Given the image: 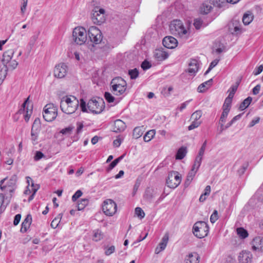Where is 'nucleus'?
Instances as JSON below:
<instances>
[{"mask_svg":"<svg viewBox=\"0 0 263 263\" xmlns=\"http://www.w3.org/2000/svg\"><path fill=\"white\" fill-rule=\"evenodd\" d=\"M74 128V127L73 126L70 125L67 127L62 129L60 131L59 134H61L66 136H69L71 134Z\"/></svg>","mask_w":263,"mask_h":263,"instance_id":"33","label":"nucleus"},{"mask_svg":"<svg viewBox=\"0 0 263 263\" xmlns=\"http://www.w3.org/2000/svg\"><path fill=\"white\" fill-rule=\"evenodd\" d=\"M189 72L192 74H195L198 69V64L197 61L195 59L191 60L189 64Z\"/></svg>","mask_w":263,"mask_h":263,"instance_id":"26","label":"nucleus"},{"mask_svg":"<svg viewBox=\"0 0 263 263\" xmlns=\"http://www.w3.org/2000/svg\"><path fill=\"white\" fill-rule=\"evenodd\" d=\"M17 176L16 175H12L6 184H4L5 181L7 178H5L0 181V189L2 191L5 192H9L10 196H12L13 193L16 187Z\"/></svg>","mask_w":263,"mask_h":263,"instance_id":"8","label":"nucleus"},{"mask_svg":"<svg viewBox=\"0 0 263 263\" xmlns=\"http://www.w3.org/2000/svg\"><path fill=\"white\" fill-rule=\"evenodd\" d=\"M156 134V131L155 129H152L147 132L145 134V135L143 137V140L145 142H149L154 137L155 135Z\"/></svg>","mask_w":263,"mask_h":263,"instance_id":"32","label":"nucleus"},{"mask_svg":"<svg viewBox=\"0 0 263 263\" xmlns=\"http://www.w3.org/2000/svg\"><path fill=\"white\" fill-rule=\"evenodd\" d=\"M79 104L82 109V98H80L79 101L73 96H65L61 99L60 108L63 112L71 114L77 110Z\"/></svg>","mask_w":263,"mask_h":263,"instance_id":"1","label":"nucleus"},{"mask_svg":"<svg viewBox=\"0 0 263 263\" xmlns=\"http://www.w3.org/2000/svg\"><path fill=\"white\" fill-rule=\"evenodd\" d=\"M193 25L196 29H199L202 26L203 21L199 18L195 19Z\"/></svg>","mask_w":263,"mask_h":263,"instance_id":"45","label":"nucleus"},{"mask_svg":"<svg viewBox=\"0 0 263 263\" xmlns=\"http://www.w3.org/2000/svg\"><path fill=\"white\" fill-rule=\"evenodd\" d=\"M218 219V212L217 210H214L213 214L210 217V221L214 223Z\"/></svg>","mask_w":263,"mask_h":263,"instance_id":"50","label":"nucleus"},{"mask_svg":"<svg viewBox=\"0 0 263 263\" xmlns=\"http://www.w3.org/2000/svg\"><path fill=\"white\" fill-rule=\"evenodd\" d=\"M181 177L179 173L176 171H172L168 173L166 179V184L168 187L175 189L180 183Z\"/></svg>","mask_w":263,"mask_h":263,"instance_id":"11","label":"nucleus"},{"mask_svg":"<svg viewBox=\"0 0 263 263\" xmlns=\"http://www.w3.org/2000/svg\"><path fill=\"white\" fill-rule=\"evenodd\" d=\"M22 6L21 8V10L22 13L24 14L26 10V7L27 6L28 0H22Z\"/></svg>","mask_w":263,"mask_h":263,"instance_id":"60","label":"nucleus"},{"mask_svg":"<svg viewBox=\"0 0 263 263\" xmlns=\"http://www.w3.org/2000/svg\"><path fill=\"white\" fill-rule=\"evenodd\" d=\"M110 85L112 93L116 96H120L125 91L127 84L122 78L117 77L112 80Z\"/></svg>","mask_w":263,"mask_h":263,"instance_id":"5","label":"nucleus"},{"mask_svg":"<svg viewBox=\"0 0 263 263\" xmlns=\"http://www.w3.org/2000/svg\"><path fill=\"white\" fill-rule=\"evenodd\" d=\"M58 115V108L52 103L46 105L44 108L43 116L45 121L51 122L54 120Z\"/></svg>","mask_w":263,"mask_h":263,"instance_id":"10","label":"nucleus"},{"mask_svg":"<svg viewBox=\"0 0 263 263\" xmlns=\"http://www.w3.org/2000/svg\"><path fill=\"white\" fill-rule=\"evenodd\" d=\"M133 135L135 138L138 139L142 135V130L139 127H135L133 130Z\"/></svg>","mask_w":263,"mask_h":263,"instance_id":"44","label":"nucleus"},{"mask_svg":"<svg viewBox=\"0 0 263 263\" xmlns=\"http://www.w3.org/2000/svg\"><path fill=\"white\" fill-rule=\"evenodd\" d=\"M139 71L137 68L128 70V74L131 79H136L139 76Z\"/></svg>","mask_w":263,"mask_h":263,"instance_id":"40","label":"nucleus"},{"mask_svg":"<svg viewBox=\"0 0 263 263\" xmlns=\"http://www.w3.org/2000/svg\"><path fill=\"white\" fill-rule=\"evenodd\" d=\"M82 195V192L81 190H78L72 196V200L73 202L77 201V200Z\"/></svg>","mask_w":263,"mask_h":263,"instance_id":"54","label":"nucleus"},{"mask_svg":"<svg viewBox=\"0 0 263 263\" xmlns=\"http://www.w3.org/2000/svg\"><path fill=\"white\" fill-rule=\"evenodd\" d=\"M187 150L186 147H180L177 152L176 159L178 160L182 159L185 156Z\"/></svg>","mask_w":263,"mask_h":263,"instance_id":"30","label":"nucleus"},{"mask_svg":"<svg viewBox=\"0 0 263 263\" xmlns=\"http://www.w3.org/2000/svg\"><path fill=\"white\" fill-rule=\"evenodd\" d=\"M32 222V216L30 214H28L22 223V227L20 231L22 233L26 232L30 227Z\"/></svg>","mask_w":263,"mask_h":263,"instance_id":"23","label":"nucleus"},{"mask_svg":"<svg viewBox=\"0 0 263 263\" xmlns=\"http://www.w3.org/2000/svg\"><path fill=\"white\" fill-rule=\"evenodd\" d=\"M82 210V208L80 206V203L77 204L74 208L72 209L70 211V213L71 215L73 216H80L81 214L79 212H78L80 211H81Z\"/></svg>","mask_w":263,"mask_h":263,"instance_id":"35","label":"nucleus"},{"mask_svg":"<svg viewBox=\"0 0 263 263\" xmlns=\"http://www.w3.org/2000/svg\"><path fill=\"white\" fill-rule=\"evenodd\" d=\"M105 107V103L103 99L96 97L89 100L87 104L83 101V112H91L95 114L101 113Z\"/></svg>","mask_w":263,"mask_h":263,"instance_id":"3","label":"nucleus"},{"mask_svg":"<svg viewBox=\"0 0 263 263\" xmlns=\"http://www.w3.org/2000/svg\"><path fill=\"white\" fill-rule=\"evenodd\" d=\"M105 10L102 8H96L93 11L91 19L93 23L97 25H101L105 22Z\"/></svg>","mask_w":263,"mask_h":263,"instance_id":"13","label":"nucleus"},{"mask_svg":"<svg viewBox=\"0 0 263 263\" xmlns=\"http://www.w3.org/2000/svg\"><path fill=\"white\" fill-rule=\"evenodd\" d=\"M199 256L197 253L194 252L189 254L185 259L186 263H199Z\"/></svg>","mask_w":263,"mask_h":263,"instance_id":"25","label":"nucleus"},{"mask_svg":"<svg viewBox=\"0 0 263 263\" xmlns=\"http://www.w3.org/2000/svg\"><path fill=\"white\" fill-rule=\"evenodd\" d=\"M63 214L62 213L59 214L57 217H55L51 223V227L55 229L59 225L60 220L62 217Z\"/></svg>","mask_w":263,"mask_h":263,"instance_id":"37","label":"nucleus"},{"mask_svg":"<svg viewBox=\"0 0 263 263\" xmlns=\"http://www.w3.org/2000/svg\"><path fill=\"white\" fill-rule=\"evenodd\" d=\"M9 68L7 66L5 67L4 69H2L0 70V79L1 80H5L7 74V71Z\"/></svg>","mask_w":263,"mask_h":263,"instance_id":"49","label":"nucleus"},{"mask_svg":"<svg viewBox=\"0 0 263 263\" xmlns=\"http://www.w3.org/2000/svg\"><path fill=\"white\" fill-rule=\"evenodd\" d=\"M209 227L204 221H197L193 226V233L197 238H202L208 235Z\"/></svg>","mask_w":263,"mask_h":263,"instance_id":"7","label":"nucleus"},{"mask_svg":"<svg viewBox=\"0 0 263 263\" xmlns=\"http://www.w3.org/2000/svg\"><path fill=\"white\" fill-rule=\"evenodd\" d=\"M207 144V141L205 140V141L202 144L201 148L199 149V153L198 155L196 156L195 161L196 162V164L198 166H200L202 160V157L204 155V152L206 148Z\"/></svg>","mask_w":263,"mask_h":263,"instance_id":"21","label":"nucleus"},{"mask_svg":"<svg viewBox=\"0 0 263 263\" xmlns=\"http://www.w3.org/2000/svg\"><path fill=\"white\" fill-rule=\"evenodd\" d=\"M14 51L13 49H9L5 51L1 59V62L4 67L7 66L12 69H14L18 65L17 62L15 60H12V58L14 54Z\"/></svg>","mask_w":263,"mask_h":263,"instance_id":"9","label":"nucleus"},{"mask_svg":"<svg viewBox=\"0 0 263 263\" xmlns=\"http://www.w3.org/2000/svg\"><path fill=\"white\" fill-rule=\"evenodd\" d=\"M260 118L259 117H256L254 119H253L251 122L249 124V126L250 127H253L256 124L258 123L259 121Z\"/></svg>","mask_w":263,"mask_h":263,"instance_id":"62","label":"nucleus"},{"mask_svg":"<svg viewBox=\"0 0 263 263\" xmlns=\"http://www.w3.org/2000/svg\"><path fill=\"white\" fill-rule=\"evenodd\" d=\"M40 131V120L39 118H36L34 121L31 131V139L33 144L37 143V140Z\"/></svg>","mask_w":263,"mask_h":263,"instance_id":"14","label":"nucleus"},{"mask_svg":"<svg viewBox=\"0 0 263 263\" xmlns=\"http://www.w3.org/2000/svg\"><path fill=\"white\" fill-rule=\"evenodd\" d=\"M170 29L172 34L181 37L185 36L187 33V30L182 22L178 20H174L171 22Z\"/></svg>","mask_w":263,"mask_h":263,"instance_id":"6","label":"nucleus"},{"mask_svg":"<svg viewBox=\"0 0 263 263\" xmlns=\"http://www.w3.org/2000/svg\"><path fill=\"white\" fill-rule=\"evenodd\" d=\"M237 233L242 239L246 238L248 236V232L242 228H237Z\"/></svg>","mask_w":263,"mask_h":263,"instance_id":"38","label":"nucleus"},{"mask_svg":"<svg viewBox=\"0 0 263 263\" xmlns=\"http://www.w3.org/2000/svg\"><path fill=\"white\" fill-rule=\"evenodd\" d=\"M229 112V111H227H227L223 110L222 114L221 115L220 118V120H219L220 122L225 123L226 118L228 115Z\"/></svg>","mask_w":263,"mask_h":263,"instance_id":"55","label":"nucleus"},{"mask_svg":"<svg viewBox=\"0 0 263 263\" xmlns=\"http://www.w3.org/2000/svg\"><path fill=\"white\" fill-rule=\"evenodd\" d=\"M162 44L167 48L173 49L177 46L178 42L175 37L172 36H167L163 39Z\"/></svg>","mask_w":263,"mask_h":263,"instance_id":"16","label":"nucleus"},{"mask_svg":"<svg viewBox=\"0 0 263 263\" xmlns=\"http://www.w3.org/2000/svg\"><path fill=\"white\" fill-rule=\"evenodd\" d=\"M86 38L83 44L87 45L91 50H92L94 44H98L102 41V35L101 31L98 28L91 26L88 30Z\"/></svg>","mask_w":263,"mask_h":263,"instance_id":"2","label":"nucleus"},{"mask_svg":"<svg viewBox=\"0 0 263 263\" xmlns=\"http://www.w3.org/2000/svg\"><path fill=\"white\" fill-rule=\"evenodd\" d=\"M252 98L251 97H248L240 104L239 109L241 110H243L247 108L252 102Z\"/></svg>","mask_w":263,"mask_h":263,"instance_id":"34","label":"nucleus"},{"mask_svg":"<svg viewBox=\"0 0 263 263\" xmlns=\"http://www.w3.org/2000/svg\"><path fill=\"white\" fill-rule=\"evenodd\" d=\"M254 16L253 14L249 11L245 13L242 17L243 23L245 25H249L253 20Z\"/></svg>","mask_w":263,"mask_h":263,"instance_id":"29","label":"nucleus"},{"mask_svg":"<svg viewBox=\"0 0 263 263\" xmlns=\"http://www.w3.org/2000/svg\"><path fill=\"white\" fill-rule=\"evenodd\" d=\"M141 66V68L145 70L149 69L151 67V64L149 62L145 60L142 63Z\"/></svg>","mask_w":263,"mask_h":263,"instance_id":"56","label":"nucleus"},{"mask_svg":"<svg viewBox=\"0 0 263 263\" xmlns=\"http://www.w3.org/2000/svg\"><path fill=\"white\" fill-rule=\"evenodd\" d=\"M104 97L109 103L113 102L115 100V98L111 95V94L108 92H106L105 93Z\"/></svg>","mask_w":263,"mask_h":263,"instance_id":"52","label":"nucleus"},{"mask_svg":"<svg viewBox=\"0 0 263 263\" xmlns=\"http://www.w3.org/2000/svg\"><path fill=\"white\" fill-rule=\"evenodd\" d=\"M212 4L210 2H205L200 8V11L203 14H208L212 10Z\"/></svg>","mask_w":263,"mask_h":263,"instance_id":"27","label":"nucleus"},{"mask_svg":"<svg viewBox=\"0 0 263 263\" xmlns=\"http://www.w3.org/2000/svg\"><path fill=\"white\" fill-rule=\"evenodd\" d=\"M125 123L121 120H116L114 124L113 132L115 133L122 132L126 128Z\"/></svg>","mask_w":263,"mask_h":263,"instance_id":"22","label":"nucleus"},{"mask_svg":"<svg viewBox=\"0 0 263 263\" xmlns=\"http://www.w3.org/2000/svg\"><path fill=\"white\" fill-rule=\"evenodd\" d=\"M45 157V156L43 153L40 151H36L34 156V160L37 161Z\"/></svg>","mask_w":263,"mask_h":263,"instance_id":"51","label":"nucleus"},{"mask_svg":"<svg viewBox=\"0 0 263 263\" xmlns=\"http://www.w3.org/2000/svg\"><path fill=\"white\" fill-rule=\"evenodd\" d=\"M115 246H111L109 247V248H108L107 249H106V250L105 251V255L108 256V255H109L111 254L112 253H113L115 252Z\"/></svg>","mask_w":263,"mask_h":263,"instance_id":"59","label":"nucleus"},{"mask_svg":"<svg viewBox=\"0 0 263 263\" xmlns=\"http://www.w3.org/2000/svg\"><path fill=\"white\" fill-rule=\"evenodd\" d=\"M67 72V65L64 63H61L55 66L54 70V74L55 77L62 78L65 76Z\"/></svg>","mask_w":263,"mask_h":263,"instance_id":"15","label":"nucleus"},{"mask_svg":"<svg viewBox=\"0 0 263 263\" xmlns=\"http://www.w3.org/2000/svg\"><path fill=\"white\" fill-rule=\"evenodd\" d=\"M238 24H239V22L237 21L234 20L233 21V26L234 27V31L236 33L240 31L241 30L240 25H238Z\"/></svg>","mask_w":263,"mask_h":263,"instance_id":"58","label":"nucleus"},{"mask_svg":"<svg viewBox=\"0 0 263 263\" xmlns=\"http://www.w3.org/2000/svg\"><path fill=\"white\" fill-rule=\"evenodd\" d=\"M201 123V121H194L193 120L191 124L189 126L188 129L189 130H192L195 128L198 127Z\"/></svg>","mask_w":263,"mask_h":263,"instance_id":"46","label":"nucleus"},{"mask_svg":"<svg viewBox=\"0 0 263 263\" xmlns=\"http://www.w3.org/2000/svg\"><path fill=\"white\" fill-rule=\"evenodd\" d=\"M196 164V162L195 161L194 163L192 166V170L189 172L188 173L186 179L185 180V181L184 182V186L185 187H187L193 180L196 173H197L198 168H199L200 166H198Z\"/></svg>","mask_w":263,"mask_h":263,"instance_id":"17","label":"nucleus"},{"mask_svg":"<svg viewBox=\"0 0 263 263\" xmlns=\"http://www.w3.org/2000/svg\"><path fill=\"white\" fill-rule=\"evenodd\" d=\"M168 234L167 233L165 234L158 246L155 249V252L156 254H159L165 249L168 241Z\"/></svg>","mask_w":263,"mask_h":263,"instance_id":"20","label":"nucleus"},{"mask_svg":"<svg viewBox=\"0 0 263 263\" xmlns=\"http://www.w3.org/2000/svg\"><path fill=\"white\" fill-rule=\"evenodd\" d=\"M213 82V79H211L201 84L198 87V91L199 92H203L205 91L210 86H211Z\"/></svg>","mask_w":263,"mask_h":263,"instance_id":"28","label":"nucleus"},{"mask_svg":"<svg viewBox=\"0 0 263 263\" xmlns=\"http://www.w3.org/2000/svg\"><path fill=\"white\" fill-rule=\"evenodd\" d=\"M124 155L120 156L118 158L114 160L109 165L108 167V171L112 170L113 168H114L117 164L123 158Z\"/></svg>","mask_w":263,"mask_h":263,"instance_id":"39","label":"nucleus"},{"mask_svg":"<svg viewBox=\"0 0 263 263\" xmlns=\"http://www.w3.org/2000/svg\"><path fill=\"white\" fill-rule=\"evenodd\" d=\"M202 111L201 110H196L192 114L191 119L194 121H200L199 119L202 116Z\"/></svg>","mask_w":263,"mask_h":263,"instance_id":"42","label":"nucleus"},{"mask_svg":"<svg viewBox=\"0 0 263 263\" xmlns=\"http://www.w3.org/2000/svg\"><path fill=\"white\" fill-rule=\"evenodd\" d=\"M219 61V60L218 59H215L214 61H213L209 66L210 69H212L215 66H216L217 65Z\"/></svg>","mask_w":263,"mask_h":263,"instance_id":"64","label":"nucleus"},{"mask_svg":"<svg viewBox=\"0 0 263 263\" xmlns=\"http://www.w3.org/2000/svg\"><path fill=\"white\" fill-rule=\"evenodd\" d=\"M252 254L249 251H241L238 257V260L240 263H251L252 261Z\"/></svg>","mask_w":263,"mask_h":263,"instance_id":"18","label":"nucleus"},{"mask_svg":"<svg viewBox=\"0 0 263 263\" xmlns=\"http://www.w3.org/2000/svg\"><path fill=\"white\" fill-rule=\"evenodd\" d=\"M262 71H263V64L260 65L257 68H256L254 70V71L253 72V74L255 76H257V75H258L259 74H260Z\"/></svg>","mask_w":263,"mask_h":263,"instance_id":"57","label":"nucleus"},{"mask_svg":"<svg viewBox=\"0 0 263 263\" xmlns=\"http://www.w3.org/2000/svg\"><path fill=\"white\" fill-rule=\"evenodd\" d=\"M72 50L73 52L74 58L79 61L80 60V53L78 50L79 49L80 51L82 50L81 45H82V27L79 26L76 27L72 32Z\"/></svg>","mask_w":263,"mask_h":263,"instance_id":"4","label":"nucleus"},{"mask_svg":"<svg viewBox=\"0 0 263 263\" xmlns=\"http://www.w3.org/2000/svg\"><path fill=\"white\" fill-rule=\"evenodd\" d=\"M0 197H1L2 198V202L0 205V214H2L6 209V206L4 205L5 195L4 194L1 193Z\"/></svg>","mask_w":263,"mask_h":263,"instance_id":"53","label":"nucleus"},{"mask_svg":"<svg viewBox=\"0 0 263 263\" xmlns=\"http://www.w3.org/2000/svg\"><path fill=\"white\" fill-rule=\"evenodd\" d=\"M213 3L214 6L221 8L226 6L229 3L227 0H213Z\"/></svg>","mask_w":263,"mask_h":263,"instance_id":"36","label":"nucleus"},{"mask_svg":"<svg viewBox=\"0 0 263 263\" xmlns=\"http://www.w3.org/2000/svg\"><path fill=\"white\" fill-rule=\"evenodd\" d=\"M252 249L254 251H263V237L257 236L255 237L251 242Z\"/></svg>","mask_w":263,"mask_h":263,"instance_id":"19","label":"nucleus"},{"mask_svg":"<svg viewBox=\"0 0 263 263\" xmlns=\"http://www.w3.org/2000/svg\"><path fill=\"white\" fill-rule=\"evenodd\" d=\"M104 234L100 230H95L93 231V240L95 241H98L103 238Z\"/></svg>","mask_w":263,"mask_h":263,"instance_id":"31","label":"nucleus"},{"mask_svg":"<svg viewBox=\"0 0 263 263\" xmlns=\"http://www.w3.org/2000/svg\"><path fill=\"white\" fill-rule=\"evenodd\" d=\"M154 55L158 60L162 61L168 58V54L162 48L156 49L154 52Z\"/></svg>","mask_w":263,"mask_h":263,"instance_id":"24","label":"nucleus"},{"mask_svg":"<svg viewBox=\"0 0 263 263\" xmlns=\"http://www.w3.org/2000/svg\"><path fill=\"white\" fill-rule=\"evenodd\" d=\"M39 189V185H37V184L35 185L34 183H32L31 190L33 193H32L31 195L30 196V197L28 198L29 201H30L31 200H32L33 199L34 195L35 194L36 192H37V191Z\"/></svg>","mask_w":263,"mask_h":263,"instance_id":"41","label":"nucleus"},{"mask_svg":"<svg viewBox=\"0 0 263 263\" xmlns=\"http://www.w3.org/2000/svg\"><path fill=\"white\" fill-rule=\"evenodd\" d=\"M117 204L111 199H107L103 202L102 210L104 214L109 216H112L117 211Z\"/></svg>","mask_w":263,"mask_h":263,"instance_id":"12","label":"nucleus"},{"mask_svg":"<svg viewBox=\"0 0 263 263\" xmlns=\"http://www.w3.org/2000/svg\"><path fill=\"white\" fill-rule=\"evenodd\" d=\"M135 214L139 218H143L145 216V213L142 209L140 208L137 207L135 209Z\"/></svg>","mask_w":263,"mask_h":263,"instance_id":"47","label":"nucleus"},{"mask_svg":"<svg viewBox=\"0 0 263 263\" xmlns=\"http://www.w3.org/2000/svg\"><path fill=\"white\" fill-rule=\"evenodd\" d=\"M21 218V215L20 214H16L14 217V221H13V224L14 226L17 225L20 221Z\"/></svg>","mask_w":263,"mask_h":263,"instance_id":"61","label":"nucleus"},{"mask_svg":"<svg viewBox=\"0 0 263 263\" xmlns=\"http://www.w3.org/2000/svg\"><path fill=\"white\" fill-rule=\"evenodd\" d=\"M249 166V163L247 162H245L240 167V168L238 170L237 173L239 176L242 175L246 170L247 169L248 167Z\"/></svg>","mask_w":263,"mask_h":263,"instance_id":"43","label":"nucleus"},{"mask_svg":"<svg viewBox=\"0 0 263 263\" xmlns=\"http://www.w3.org/2000/svg\"><path fill=\"white\" fill-rule=\"evenodd\" d=\"M232 102L226 99L223 105V110L229 111Z\"/></svg>","mask_w":263,"mask_h":263,"instance_id":"48","label":"nucleus"},{"mask_svg":"<svg viewBox=\"0 0 263 263\" xmlns=\"http://www.w3.org/2000/svg\"><path fill=\"white\" fill-rule=\"evenodd\" d=\"M260 87H261L260 85L258 84L255 87H254L253 88V89L252 90L253 95H256L259 93L260 89Z\"/></svg>","mask_w":263,"mask_h":263,"instance_id":"63","label":"nucleus"}]
</instances>
